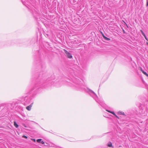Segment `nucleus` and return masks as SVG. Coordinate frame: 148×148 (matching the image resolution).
<instances>
[{
	"mask_svg": "<svg viewBox=\"0 0 148 148\" xmlns=\"http://www.w3.org/2000/svg\"><path fill=\"white\" fill-rule=\"evenodd\" d=\"M88 92L89 94L91 95L92 97L94 98V99L96 100V101L99 104L101 105V103H102L103 102L102 101H97L96 98H97V96L96 94L92 90L90 89L88 90Z\"/></svg>",
	"mask_w": 148,
	"mask_h": 148,
	"instance_id": "f257e3e1",
	"label": "nucleus"
},
{
	"mask_svg": "<svg viewBox=\"0 0 148 148\" xmlns=\"http://www.w3.org/2000/svg\"><path fill=\"white\" fill-rule=\"evenodd\" d=\"M64 52L66 54V56H67V57L69 58H73L72 56L66 50L64 49Z\"/></svg>",
	"mask_w": 148,
	"mask_h": 148,
	"instance_id": "f03ea898",
	"label": "nucleus"
},
{
	"mask_svg": "<svg viewBox=\"0 0 148 148\" xmlns=\"http://www.w3.org/2000/svg\"><path fill=\"white\" fill-rule=\"evenodd\" d=\"M106 110L109 112H110L111 113H112V114H113L115 116H116V118H119V117L116 114L114 113V112H112V111H111L110 110Z\"/></svg>",
	"mask_w": 148,
	"mask_h": 148,
	"instance_id": "7ed1b4c3",
	"label": "nucleus"
},
{
	"mask_svg": "<svg viewBox=\"0 0 148 148\" xmlns=\"http://www.w3.org/2000/svg\"><path fill=\"white\" fill-rule=\"evenodd\" d=\"M32 104L33 103H32L29 106L27 107H26V109L29 111L31 109V108L32 106Z\"/></svg>",
	"mask_w": 148,
	"mask_h": 148,
	"instance_id": "20e7f679",
	"label": "nucleus"
},
{
	"mask_svg": "<svg viewBox=\"0 0 148 148\" xmlns=\"http://www.w3.org/2000/svg\"><path fill=\"white\" fill-rule=\"evenodd\" d=\"M45 81L41 80L38 83V84L40 86V85H43V84L45 83Z\"/></svg>",
	"mask_w": 148,
	"mask_h": 148,
	"instance_id": "39448f33",
	"label": "nucleus"
},
{
	"mask_svg": "<svg viewBox=\"0 0 148 148\" xmlns=\"http://www.w3.org/2000/svg\"><path fill=\"white\" fill-rule=\"evenodd\" d=\"M118 113L119 114L121 115H123L124 116H125V114L124 112H123L122 111H119L118 112Z\"/></svg>",
	"mask_w": 148,
	"mask_h": 148,
	"instance_id": "423d86ee",
	"label": "nucleus"
},
{
	"mask_svg": "<svg viewBox=\"0 0 148 148\" xmlns=\"http://www.w3.org/2000/svg\"><path fill=\"white\" fill-rule=\"evenodd\" d=\"M103 38H104V39H105L106 40H110V38L106 37L104 35H103Z\"/></svg>",
	"mask_w": 148,
	"mask_h": 148,
	"instance_id": "0eeeda50",
	"label": "nucleus"
},
{
	"mask_svg": "<svg viewBox=\"0 0 148 148\" xmlns=\"http://www.w3.org/2000/svg\"><path fill=\"white\" fill-rule=\"evenodd\" d=\"M14 125L16 128H18V125L17 124L15 121L14 122Z\"/></svg>",
	"mask_w": 148,
	"mask_h": 148,
	"instance_id": "6e6552de",
	"label": "nucleus"
},
{
	"mask_svg": "<svg viewBox=\"0 0 148 148\" xmlns=\"http://www.w3.org/2000/svg\"><path fill=\"white\" fill-rule=\"evenodd\" d=\"M141 70L142 71V72H143V73L145 75H146L147 76H148V74L145 72L144 71H143L142 70V69L141 68Z\"/></svg>",
	"mask_w": 148,
	"mask_h": 148,
	"instance_id": "1a4fd4ad",
	"label": "nucleus"
},
{
	"mask_svg": "<svg viewBox=\"0 0 148 148\" xmlns=\"http://www.w3.org/2000/svg\"><path fill=\"white\" fill-rule=\"evenodd\" d=\"M108 146L109 147H112V144L111 142H109L108 143Z\"/></svg>",
	"mask_w": 148,
	"mask_h": 148,
	"instance_id": "9d476101",
	"label": "nucleus"
},
{
	"mask_svg": "<svg viewBox=\"0 0 148 148\" xmlns=\"http://www.w3.org/2000/svg\"><path fill=\"white\" fill-rule=\"evenodd\" d=\"M42 139H37L36 140L37 142L38 143H40Z\"/></svg>",
	"mask_w": 148,
	"mask_h": 148,
	"instance_id": "9b49d317",
	"label": "nucleus"
},
{
	"mask_svg": "<svg viewBox=\"0 0 148 148\" xmlns=\"http://www.w3.org/2000/svg\"><path fill=\"white\" fill-rule=\"evenodd\" d=\"M140 32L142 34V35L144 36L145 35L144 32H143L142 30H140Z\"/></svg>",
	"mask_w": 148,
	"mask_h": 148,
	"instance_id": "f8f14e48",
	"label": "nucleus"
},
{
	"mask_svg": "<svg viewBox=\"0 0 148 148\" xmlns=\"http://www.w3.org/2000/svg\"><path fill=\"white\" fill-rule=\"evenodd\" d=\"M144 37L146 39V40H147V41H148V39L147 38V37L145 35L144 36Z\"/></svg>",
	"mask_w": 148,
	"mask_h": 148,
	"instance_id": "ddd939ff",
	"label": "nucleus"
},
{
	"mask_svg": "<svg viewBox=\"0 0 148 148\" xmlns=\"http://www.w3.org/2000/svg\"><path fill=\"white\" fill-rule=\"evenodd\" d=\"M23 137L25 138H27V137L25 136H23Z\"/></svg>",
	"mask_w": 148,
	"mask_h": 148,
	"instance_id": "4468645a",
	"label": "nucleus"
},
{
	"mask_svg": "<svg viewBox=\"0 0 148 148\" xmlns=\"http://www.w3.org/2000/svg\"><path fill=\"white\" fill-rule=\"evenodd\" d=\"M40 143H42V144H43L45 143L43 141H41Z\"/></svg>",
	"mask_w": 148,
	"mask_h": 148,
	"instance_id": "2eb2a0df",
	"label": "nucleus"
},
{
	"mask_svg": "<svg viewBox=\"0 0 148 148\" xmlns=\"http://www.w3.org/2000/svg\"><path fill=\"white\" fill-rule=\"evenodd\" d=\"M31 140H32V141H33L34 142H36V140L34 139H31Z\"/></svg>",
	"mask_w": 148,
	"mask_h": 148,
	"instance_id": "dca6fc26",
	"label": "nucleus"
},
{
	"mask_svg": "<svg viewBox=\"0 0 148 148\" xmlns=\"http://www.w3.org/2000/svg\"><path fill=\"white\" fill-rule=\"evenodd\" d=\"M147 3L146 5H147V7L148 6V0H147Z\"/></svg>",
	"mask_w": 148,
	"mask_h": 148,
	"instance_id": "f3484780",
	"label": "nucleus"
},
{
	"mask_svg": "<svg viewBox=\"0 0 148 148\" xmlns=\"http://www.w3.org/2000/svg\"><path fill=\"white\" fill-rule=\"evenodd\" d=\"M146 44H147V45H148V42H147Z\"/></svg>",
	"mask_w": 148,
	"mask_h": 148,
	"instance_id": "a211bd4d",
	"label": "nucleus"
},
{
	"mask_svg": "<svg viewBox=\"0 0 148 148\" xmlns=\"http://www.w3.org/2000/svg\"><path fill=\"white\" fill-rule=\"evenodd\" d=\"M24 126H25V127H26V126H25V125H24Z\"/></svg>",
	"mask_w": 148,
	"mask_h": 148,
	"instance_id": "6ab92c4d",
	"label": "nucleus"
}]
</instances>
